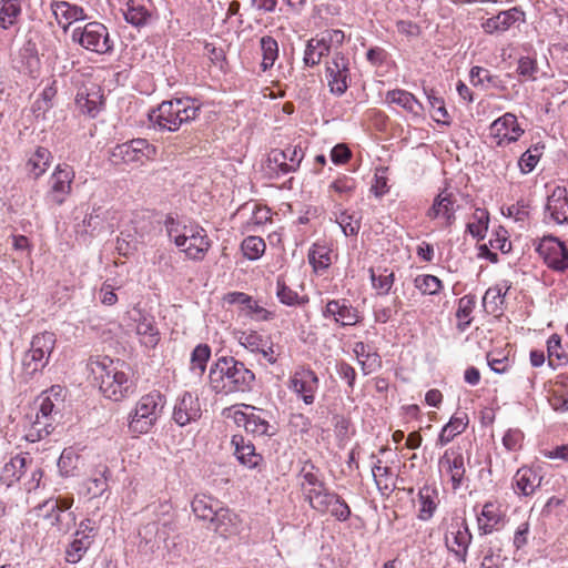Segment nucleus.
Returning a JSON list of instances; mask_svg holds the SVG:
<instances>
[{
	"mask_svg": "<svg viewBox=\"0 0 568 568\" xmlns=\"http://www.w3.org/2000/svg\"><path fill=\"white\" fill-rule=\"evenodd\" d=\"M89 366L105 398L120 402L135 393V383L124 369H129L124 363L103 357L91 361Z\"/></svg>",
	"mask_w": 568,
	"mask_h": 568,
	"instance_id": "f257e3e1",
	"label": "nucleus"
},
{
	"mask_svg": "<svg viewBox=\"0 0 568 568\" xmlns=\"http://www.w3.org/2000/svg\"><path fill=\"white\" fill-rule=\"evenodd\" d=\"M200 105L191 98L163 101L149 112V121L160 130L176 131L184 122L196 118Z\"/></svg>",
	"mask_w": 568,
	"mask_h": 568,
	"instance_id": "f03ea898",
	"label": "nucleus"
},
{
	"mask_svg": "<svg viewBox=\"0 0 568 568\" xmlns=\"http://www.w3.org/2000/svg\"><path fill=\"white\" fill-rule=\"evenodd\" d=\"M255 376L253 372L234 357H220L215 362V393L248 392Z\"/></svg>",
	"mask_w": 568,
	"mask_h": 568,
	"instance_id": "7ed1b4c3",
	"label": "nucleus"
},
{
	"mask_svg": "<svg viewBox=\"0 0 568 568\" xmlns=\"http://www.w3.org/2000/svg\"><path fill=\"white\" fill-rule=\"evenodd\" d=\"M164 396L153 390L142 396L129 415V429L132 434H146L155 425L164 407Z\"/></svg>",
	"mask_w": 568,
	"mask_h": 568,
	"instance_id": "20e7f679",
	"label": "nucleus"
},
{
	"mask_svg": "<svg viewBox=\"0 0 568 568\" xmlns=\"http://www.w3.org/2000/svg\"><path fill=\"white\" fill-rule=\"evenodd\" d=\"M72 41L85 50L98 54H106L113 50L108 28L98 21L87 23L83 28H75L71 34Z\"/></svg>",
	"mask_w": 568,
	"mask_h": 568,
	"instance_id": "39448f33",
	"label": "nucleus"
},
{
	"mask_svg": "<svg viewBox=\"0 0 568 568\" xmlns=\"http://www.w3.org/2000/svg\"><path fill=\"white\" fill-rule=\"evenodd\" d=\"M222 416L233 419L237 426H243L247 433L256 436L272 437L276 434V428L270 424V413L252 407V413L246 414L234 407H226L222 410Z\"/></svg>",
	"mask_w": 568,
	"mask_h": 568,
	"instance_id": "423d86ee",
	"label": "nucleus"
},
{
	"mask_svg": "<svg viewBox=\"0 0 568 568\" xmlns=\"http://www.w3.org/2000/svg\"><path fill=\"white\" fill-rule=\"evenodd\" d=\"M156 148L145 139H133L116 144L110 151V160L113 164H144L154 159Z\"/></svg>",
	"mask_w": 568,
	"mask_h": 568,
	"instance_id": "0eeeda50",
	"label": "nucleus"
},
{
	"mask_svg": "<svg viewBox=\"0 0 568 568\" xmlns=\"http://www.w3.org/2000/svg\"><path fill=\"white\" fill-rule=\"evenodd\" d=\"M55 345V336L51 332H43L32 338L30 349L24 354L22 366L23 373L32 377L48 364L50 354Z\"/></svg>",
	"mask_w": 568,
	"mask_h": 568,
	"instance_id": "6e6552de",
	"label": "nucleus"
},
{
	"mask_svg": "<svg viewBox=\"0 0 568 568\" xmlns=\"http://www.w3.org/2000/svg\"><path fill=\"white\" fill-rule=\"evenodd\" d=\"M75 173L68 164H58L49 179V190L45 193V202L50 206L62 205L72 192V183Z\"/></svg>",
	"mask_w": 568,
	"mask_h": 568,
	"instance_id": "1a4fd4ad",
	"label": "nucleus"
},
{
	"mask_svg": "<svg viewBox=\"0 0 568 568\" xmlns=\"http://www.w3.org/2000/svg\"><path fill=\"white\" fill-rule=\"evenodd\" d=\"M444 541L448 551L452 552L459 562H467L473 535L465 517L453 519L450 529L445 534Z\"/></svg>",
	"mask_w": 568,
	"mask_h": 568,
	"instance_id": "9d476101",
	"label": "nucleus"
},
{
	"mask_svg": "<svg viewBox=\"0 0 568 568\" xmlns=\"http://www.w3.org/2000/svg\"><path fill=\"white\" fill-rule=\"evenodd\" d=\"M325 73L329 92L342 97L351 84L349 59L342 52H335L329 61H326Z\"/></svg>",
	"mask_w": 568,
	"mask_h": 568,
	"instance_id": "9b49d317",
	"label": "nucleus"
},
{
	"mask_svg": "<svg viewBox=\"0 0 568 568\" xmlns=\"http://www.w3.org/2000/svg\"><path fill=\"white\" fill-rule=\"evenodd\" d=\"M536 251L552 271L565 272L568 268V248L558 237L544 236L536 246Z\"/></svg>",
	"mask_w": 568,
	"mask_h": 568,
	"instance_id": "f8f14e48",
	"label": "nucleus"
},
{
	"mask_svg": "<svg viewBox=\"0 0 568 568\" xmlns=\"http://www.w3.org/2000/svg\"><path fill=\"white\" fill-rule=\"evenodd\" d=\"M489 133L498 146H504L518 141L524 130L518 124L517 116L507 112L490 124Z\"/></svg>",
	"mask_w": 568,
	"mask_h": 568,
	"instance_id": "ddd939ff",
	"label": "nucleus"
},
{
	"mask_svg": "<svg viewBox=\"0 0 568 568\" xmlns=\"http://www.w3.org/2000/svg\"><path fill=\"white\" fill-rule=\"evenodd\" d=\"M320 379L311 368H302L294 373L290 378V389L301 396L306 405H312L315 400V393L318 389Z\"/></svg>",
	"mask_w": 568,
	"mask_h": 568,
	"instance_id": "4468645a",
	"label": "nucleus"
},
{
	"mask_svg": "<svg viewBox=\"0 0 568 568\" xmlns=\"http://www.w3.org/2000/svg\"><path fill=\"white\" fill-rule=\"evenodd\" d=\"M322 315L333 317L342 326H353L359 322V312L346 298L331 300L326 303Z\"/></svg>",
	"mask_w": 568,
	"mask_h": 568,
	"instance_id": "2eb2a0df",
	"label": "nucleus"
},
{
	"mask_svg": "<svg viewBox=\"0 0 568 568\" xmlns=\"http://www.w3.org/2000/svg\"><path fill=\"white\" fill-rule=\"evenodd\" d=\"M241 345L252 353H260L271 365L277 362L278 354L274 349V344L268 336H263L255 331L243 332L239 338Z\"/></svg>",
	"mask_w": 568,
	"mask_h": 568,
	"instance_id": "dca6fc26",
	"label": "nucleus"
},
{
	"mask_svg": "<svg viewBox=\"0 0 568 568\" xmlns=\"http://www.w3.org/2000/svg\"><path fill=\"white\" fill-rule=\"evenodd\" d=\"M439 467L445 468L449 474L453 489L457 490L460 488L466 474L463 454L453 449L445 450L444 455L439 458Z\"/></svg>",
	"mask_w": 568,
	"mask_h": 568,
	"instance_id": "f3484780",
	"label": "nucleus"
},
{
	"mask_svg": "<svg viewBox=\"0 0 568 568\" xmlns=\"http://www.w3.org/2000/svg\"><path fill=\"white\" fill-rule=\"evenodd\" d=\"M525 21V13L518 8L501 11L498 14L486 19L481 28L488 34L505 32L517 22Z\"/></svg>",
	"mask_w": 568,
	"mask_h": 568,
	"instance_id": "a211bd4d",
	"label": "nucleus"
},
{
	"mask_svg": "<svg viewBox=\"0 0 568 568\" xmlns=\"http://www.w3.org/2000/svg\"><path fill=\"white\" fill-rule=\"evenodd\" d=\"M321 501L316 503L315 510L321 514L329 513L331 516L339 521H346L352 515L348 504L336 493L327 490L323 495Z\"/></svg>",
	"mask_w": 568,
	"mask_h": 568,
	"instance_id": "6ab92c4d",
	"label": "nucleus"
},
{
	"mask_svg": "<svg viewBox=\"0 0 568 568\" xmlns=\"http://www.w3.org/2000/svg\"><path fill=\"white\" fill-rule=\"evenodd\" d=\"M546 212L557 224H568V191L565 186H556L548 195Z\"/></svg>",
	"mask_w": 568,
	"mask_h": 568,
	"instance_id": "aec40b11",
	"label": "nucleus"
},
{
	"mask_svg": "<svg viewBox=\"0 0 568 568\" xmlns=\"http://www.w3.org/2000/svg\"><path fill=\"white\" fill-rule=\"evenodd\" d=\"M231 445L234 448V456L241 465L254 469L263 462V456L256 453L255 446L242 435H233Z\"/></svg>",
	"mask_w": 568,
	"mask_h": 568,
	"instance_id": "412c9836",
	"label": "nucleus"
},
{
	"mask_svg": "<svg viewBox=\"0 0 568 568\" xmlns=\"http://www.w3.org/2000/svg\"><path fill=\"white\" fill-rule=\"evenodd\" d=\"M541 480L540 469L524 466L516 471L513 486L518 495L530 496L540 486Z\"/></svg>",
	"mask_w": 568,
	"mask_h": 568,
	"instance_id": "4be33fe9",
	"label": "nucleus"
},
{
	"mask_svg": "<svg viewBox=\"0 0 568 568\" xmlns=\"http://www.w3.org/2000/svg\"><path fill=\"white\" fill-rule=\"evenodd\" d=\"M201 414L199 398L190 393H184L174 406L173 419L180 426H184L201 417Z\"/></svg>",
	"mask_w": 568,
	"mask_h": 568,
	"instance_id": "5701e85b",
	"label": "nucleus"
},
{
	"mask_svg": "<svg viewBox=\"0 0 568 568\" xmlns=\"http://www.w3.org/2000/svg\"><path fill=\"white\" fill-rule=\"evenodd\" d=\"M75 104L83 114L95 118L103 105V95L100 88L92 85L91 88L80 89L75 97Z\"/></svg>",
	"mask_w": 568,
	"mask_h": 568,
	"instance_id": "b1692460",
	"label": "nucleus"
},
{
	"mask_svg": "<svg viewBox=\"0 0 568 568\" xmlns=\"http://www.w3.org/2000/svg\"><path fill=\"white\" fill-rule=\"evenodd\" d=\"M454 204V195L444 190L435 197L433 205L427 211V216L432 220L444 217L446 226H450L456 219Z\"/></svg>",
	"mask_w": 568,
	"mask_h": 568,
	"instance_id": "393cba45",
	"label": "nucleus"
},
{
	"mask_svg": "<svg viewBox=\"0 0 568 568\" xmlns=\"http://www.w3.org/2000/svg\"><path fill=\"white\" fill-rule=\"evenodd\" d=\"M52 159L53 156L47 148L37 146L26 163L28 176L33 180L41 178L50 166Z\"/></svg>",
	"mask_w": 568,
	"mask_h": 568,
	"instance_id": "a878e982",
	"label": "nucleus"
},
{
	"mask_svg": "<svg viewBox=\"0 0 568 568\" xmlns=\"http://www.w3.org/2000/svg\"><path fill=\"white\" fill-rule=\"evenodd\" d=\"M176 246L183 247L184 251L193 258L201 257V254L209 250L210 242L206 234L189 231L187 235H176Z\"/></svg>",
	"mask_w": 568,
	"mask_h": 568,
	"instance_id": "bb28decb",
	"label": "nucleus"
},
{
	"mask_svg": "<svg viewBox=\"0 0 568 568\" xmlns=\"http://www.w3.org/2000/svg\"><path fill=\"white\" fill-rule=\"evenodd\" d=\"M240 520L237 515L227 508L215 510V535L227 539L239 534Z\"/></svg>",
	"mask_w": 568,
	"mask_h": 568,
	"instance_id": "cd10ccee",
	"label": "nucleus"
},
{
	"mask_svg": "<svg viewBox=\"0 0 568 568\" xmlns=\"http://www.w3.org/2000/svg\"><path fill=\"white\" fill-rule=\"evenodd\" d=\"M504 517L499 508L493 503H486L481 513L477 516L478 530L480 535H489L498 529Z\"/></svg>",
	"mask_w": 568,
	"mask_h": 568,
	"instance_id": "c85d7f7f",
	"label": "nucleus"
},
{
	"mask_svg": "<svg viewBox=\"0 0 568 568\" xmlns=\"http://www.w3.org/2000/svg\"><path fill=\"white\" fill-rule=\"evenodd\" d=\"M28 463H31V459L26 456L17 455L12 457L4 464L0 480L8 487L12 486L24 475Z\"/></svg>",
	"mask_w": 568,
	"mask_h": 568,
	"instance_id": "c756f323",
	"label": "nucleus"
},
{
	"mask_svg": "<svg viewBox=\"0 0 568 568\" xmlns=\"http://www.w3.org/2000/svg\"><path fill=\"white\" fill-rule=\"evenodd\" d=\"M468 422V415L464 412H458L453 415L449 422L442 428L437 445L445 446L450 443L457 435L466 429Z\"/></svg>",
	"mask_w": 568,
	"mask_h": 568,
	"instance_id": "7c9ffc66",
	"label": "nucleus"
},
{
	"mask_svg": "<svg viewBox=\"0 0 568 568\" xmlns=\"http://www.w3.org/2000/svg\"><path fill=\"white\" fill-rule=\"evenodd\" d=\"M419 511L418 518L423 521L429 520L436 509L438 503V491L435 487L424 485L418 493Z\"/></svg>",
	"mask_w": 568,
	"mask_h": 568,
	"instance_id": "2f4dec72",
	"label": "nucleus"
},
{
	"mask_svg": "<svg viewBox=\"0 0 568 568\" xmlns=\"http://www.w3.org/2000/svg\"><path fill=\"white\" fill-rule=\"evenodd\" d=\"M385 101L387 103L397 104L414 114H419L424 109L423 104L414 97V94L400 89L388 91L386 93Z\"/></svg>",
	"mask_w": 568,
	"mask_h": 568,
	"instance_id": "473e14b6",
	"label": "nucleus"
},
{
	"mask_svg": "<svg viewBox=\"0 0 568 568\" xmlns=\"http://www.w3.org/2000/svg\"><path fill=\"white\" fill-rule=\"evenodd\" d=\"M368 272L372 286L377 291V294L387 295L394 285V272L387 267H377L376 270L371 267Z\"/></svg>",
	"mask_w": 568,
	"mask_h": 568,
	"instance_id": "72a5a7b5",
	"label": "nucleus"
},
{
	"mask_svg": "<svg viewBox=\"0 0 568 568\" xmlns=\"http://www.w3.org/2000/svg\"><path fill=\"white\" fill-rule=\"evenodd\" d=\"M75 536V539L69 545L65 551V559L71 564H75L82 559L93 538V535H84V530H78Z\"/></svg>",
	"mask_w": 568,
	"mask_h": 568,
	"instance_id": "f704fd0d",
	"label": "nucleus"
},
{
	"mask_svg": "<svg viewBox=\"0 0 568 568\" xmlns=\"http://www.w3.org/2000/svg\"><path fill=\"white\" fill-rule=\"evenodd\" d=\"M51 9L57 19L61 17L68 20L69 23L88 19L82 7L71 4L67 1H53Z\"/></svg>",
	"mask_w": 568,
	"mask_h": 568,
	"instance_id": "c9c22d12",
	"label": "nucleus"
},
{
	"mask_svg": "<svg viewBox=\"0 0 568 568\" xmlns=\"http://www.w3.org/2000/svg\"><path fill=\"white\" fill-rule=\"evenodd\" d=\"M345 34L342 30H326L322 33L321 42L323 44V51L318 54H310L308 61L312 64H318L323 57L328 55L332 45H341L344 42Z\"/></svg>",
	"mask_w": 568,
	"mask_h": 568,
	"instance_id": "e433bc0d",
	"label": "nucleus"
},
{
	"mask_svg": "<svg viewBox=\"0 0 568 568\" xmlns=\"http://www.w3.org/2000/svg\"><path fill=\"white\" fill-rule=\"evenodd\" d=\"M80 459V455L73 447L64 448L58 459V468L61 476H74L77 474Z\"/></svg>",
	"mask_w": 568,
	"mask_h": 568,
	"instance_id": "4c0bfd02",
	"label": "nucleus"
},
{
	"mask_svg": "<svg viewBox=\"0 0 568 568\" xmlns=\"http://www.w3.org/2000/svg\"><path fill=\"white\" fill-rule=\"evenodd\" d=\"M260 44L262 50L261 67L263 71H266L274 65L278 57V43L273 37L264 36L261 38Z\"/></svg>",
	"mask_w": 568,
	"mask_h": 568,
	"instance_id": "58836bf2",
	"label": "nucleus"
},
{
	"mask_svg": "<svg viewBox=\"0 0 568 568\" xmlns=\"http://www.w3.org/2000/svg\"><path fill=\"white\" fill-rule=\"evenodd\" d=\"M470 82L473 85H485L491 87L496 89H504L503 81L498 75H494L489 72V70L481 67H473L469 72Z\"/></svg>",
	"mask_w": 568,
	"mask_h": 568,
	"instance_id": "ea45409f",
	"label": "nucleus"
},
{
	"mask_svg": "<svg viewBox=\"0 0 568 568\" xmlns=\"http://www.w3.org/2000/svg\"><path fill=\"white\" fill-rule=\"evenodd\" d=\"M474 222L467 224V231L477 240H483L488 230L489 213L486 209H476L473 214Z\"/></svg>",
	"mask_w": 568,
	"mask_h": 568,
	"instance_id": "a19ab883",
	"label": "nucleus"
},
{
	"mask_svg": "<svg viewBox=\"0 0 568 568\" xmlns=\"http://www.w3.org/2000/svg\"><path fill=\"white\" fill-rule=\"evenodd\" d=\"M308 263L313 266L315 272L325 271L329 267L331 251L324 245L314 244L307 255Z\"/></svg>",
	"mask_w": 568,
	"mask_h": 568,
	"instance_id": "79ce46f5",
	"label": "nucleus"
},
{
	"mask_svg": "<svg viewBox=\"0 0 568 568\" xmlns=\"http://www.w3.org/2000/svg\"><path fill=\"white\" fill-rule=\"evenodd\" d=\"M110 470L108 467H103L102 470H99L93 477L89 478L85 483L87 495L91 498H97L103 495L108 489V477Z\"/></svg>",
	"mask_w": 568,
	"mask_h": 568,
	"instance_id": "37998d69",
	"label": "nucleus"
},
{
	"mask_svg": "<svg viewBox=\"0 0 568 568\" xmlns=\"http://www.w3.org/2000/svg\"><path fill=\"white\" fill-rule=\"evenodd\" d=\"M475 307V297L465 295L458 301L456 317L458 318L457 328L465 332L471 323L470 314Z\"/></svg>",
	"mask_w": 568,
	"mask_h": 568,
	"instance_id": "c03bdc74",
	"label": "nucleus"
},
{
	"mask_svg": "<svg viewBox=\"0 0 568 568\" xmlns=\"http://www.w3.org/2000/svg\"><path fill=\"white\" fill-rule=\"evenodd\" d=\"M428 103L430 108L434 110L433 119L437 123L446 124L448 125L449 122V114L445 108V103L442 97L437 95L434 89H424Z\"/></svg>",
	"mask_w": 568,
	"mask_h": 568,
	"instance_id": "a18cd8bd",
	"label": "nucleus"
},
{
	"mask_svg": "<svg viewBox=\"0 0 568 568\" xmlns=\"http://www.w3.org/2000/svg\"><path fill=\"white\" fill-rule=\"evenodd\" d=\"M136 334L140 336L141 343L149 348H154L160 341L158 328L146 318L138 323Z\"/></svg>",
	"mask_w": 568,
	"mask_h": 568,
	"instance_id": "49530a36",
	"label": "nucleus"
},
{
	"mask_svg": "<svg viewBox=\"0 0 568 568\" xmlns=\"http://www.w3.org/2000/svg\"><path fill=\"white\" fill-rule=\"evenodd\" d=\"M302 490L305 491L308 487H322L325 484L318 468L311 462H306L300 471Z\"/></svg>",
	"mask_w": 568,
	"mask_h": 568,
	"instance_id": "de8ad7c7",
	"label": "nucleus"
},
{
	"mask_svg": "<svg viewBox=\"0 0 568 568\" xmlns=\"http://www.w3.org/2000/svg\"><path fill=\"white\" fill-rule=\"evenodd\" d=\"M276 296L281 303L288 306L303 305L308 301L307 297L298 296L295 291L286 285L285 281L281 276L277 277L276 281Z\"/></svg>",
	"mask_w": 568,
	"mask_h": 568,
	"instance_id": "09e8293b",
	"label": "nucleus"
},
{
	"mask_svg": "<svg viewBox=\"0 0 568 568\" xmlns=\"http://www.w3.org/2000/svg\"><path fill=\"white\" fill-rule=\"evenodd\" d=\"M265 248L266 244L264 240L254 235L247 236L241 244L243 255L250 261L258 260L264 254Z\"/></svg>",
	"mask_w": 568,
	"mask_h": 568,
	"instance_id": "8fccbe9b",
	"label": "nucleus"
},
{
	"mask_svg": "<svg viewBox=\"0 0 568 568\" xmlns=\"http://www.w3.org/2000/svg\"><path fill=\"white\" fill-rule=\"evenodd\" d=\"M0 9L1 26L4 29L13 26L21 14V6L18 0H2Z\"/></svg>",
	"mask_w": 568,
	"mask_h": 568,
	"instance_id": "3c124183",
	"label": "nucleus"
},
{
	"mask_svg": "<svg viewBox=\"0 0 568 568\" xmlns=\"http://www.w3.org/2000/svg\"><path fill=\"white\" fill-rule=\"evenodd\" d=\"M548 365L556 368L564 364L567 359L565 352L561 349V339L554 334L547 341Z\"/></svg>",
	"mask_w": 568,
	"mask_h": 568,
	"instance_id": "603ef678",
	"label": "nucleus"
},
{
	"mask_svg": "<svg viewBox=\"0 0 568 568\" xmlns=\"http://www.w3.org/2000/svg\"><path fill=\"white\" fill-rule=\"evenodd\" d=\"M192 510L196 518L213 521V506L211 496L196 495L192 501Z\"/></svg>",
	"mask_w": 568,
	"mask_h": 568,
	"instance_id": "864d4df0",
	"label": "nucleus"
},
{
	"mask_svg": "<svg viewBox=\"0 0 568 568\" xmlns=\"http://www.w3.org/2000/svg\"><path fill=\"white\" fill-rule=\"evenodd\" d=\"M211 357V347L207 344L197 345L191 354V369L199 375L205 372L206 363Z\"/></svg>",
	"mask_w": 568,
	"mask_h": 568,
	"instance_id": "5fc2aeb1",
	"label": "nucleus"
},
{
	"mask_svg": "<svg viewBox=\"0 0 568 568\" xmlns=\"http://www.w3.org/2000/svg\"><path fill=\"white\" fill-rule=\"evenodd\" d=\"M336 222L342 227L346 236L356 235L361 229V216L356 213H349L348 211H341L336 217Z\"/></svg>",
	"mask_w": 568,
	"mask_h": 568,
	"instance_id": "6e6d98bb",
	"label": "nucleus"
},
{
	"mask_svg": "<svg viewBox=\"0 0 568 568\" xmlns=\"http://www.w3.org/2000/svg\"><path fill=\"white\" fill-rule=\"evenodd\" d=\"M415 287L420 291L422 294L434 295L437 294L442 287V281L435 275H418L414 281Z\"/></svg>",
	"mask_w": 568,
	"mask_h": 568,
	"instance_id": "4d7b16f0",
	"label": "nucleus"
},
{
	"mask_svg": "<svg viewBox=\"0 0 568 568\" xmlns=\"http://www.w3.org/2000/svg\"><path fill=\"white\" fill-rule=\"evenodd\" d=\"M356 189V181L355 179L343 175L337 178L335 181L332 182L329 185V190H333L336 192L342 200H347L352 196Z\"/></svg>",
	"mask_w": 568,
	"mask_h": 568,
	"instance_id": "13d9d810",
	"label": "nucleus"
},
{
	"mask_svg": "<svg viewBox=\"0 0 568 568\" xmlns=\"http://www.w3.org/2000/svg\"><path fill=\"white\" fill-rule=\"evenodd\" d=\"M268 169L276 173L277 176L285 175L291 173L288 171V163L285 158V153L283 150L275 149L273 150L267 158Z\"/></svg>",
	"mask_w": 568,
	"mask_h": 568,
	"instance_id": "bf43d9fd",
	"label": "nucleus"
},
{
	"mask_svg": "<svg viewBox=\"0 0 568 568\" xmlns=\"http://www.w3.org/2000/svg\"><path fill=\"white\" fill-rule=\"evenodd\" d=\"M487 362L491 371L497 374L508 372L510 367V359L503 351H493L487 354Z\"/></svg>",
	"mask_w": 568,
	"mask_h": 568,
	"instance_id": "052dcab7",
	"label": "nucleus"
},
{
	"mask_svg": "<svg viewBox=\"0 0 568 568\" xmlns=\"http://www.w3.org/2000/svg\"><path fill=\"white\" fill-rule=\"evenodd\" d=\"M381 459H377L372 467L373 477L377 488L385 494V491H392V488L387 484V478L390 475L389 467H383Z\"/></svg>",
	"mask_w": 568,
	"mask_h": 568,
	"instance_id": "680f3d73",
	"label": "nucleus"
},
{
	"mask_svg": "<svg viewBox=\"0 0 568 568\" xmlns=\"http://www.w3.org/2000/svg\"><path fill=\"white\" fill-rule=\"evenodd\" d=\"M138 231L135 230V234H131L129 231H122L116 241V250L119 254L123 256H128L131 254L133 250L136 248L135 244L138 243L136 237Z\"/></svg>",
	"mask_w": 568,
	"mask_h": 568,
	"instance_id": "e2e57ef3",
	"label": "nucleus"
},
{
	"mask_svg": "<svg viewBox=\"0 0 568 568\" xmlns=\"http://www.w3.org/2000/svg\"><path fill=\"white\" fill-rule=\"evenodd\" d=\"M45 518L51 520V525L55 526L59 531H68L70 525L74 521L72 513H60L48 510Z\"/></svg>",
	"mask_w": 568,
	"mask_h": 568,
	"instance_id": "0e129e2a",
	"label": "nucleus"
},
{
	"mask_svg": "<svg viewBox=\"0 0 568 568\" xmlns=\"http://www.w3.org/2000/svg\"><path fill=\"white\" fill-rule=\"evenodd\" d=\"M149 17L150 14L148 10L142 6H129L126 11L124 12V18L126 22L135 27H141L145 24Z\"/></svg>",
	"mask_w": 568,
	"mask_h": 568,
	"instance_id": "69168bd1",
	"label": "nucleus"
},
{
	"mask_svg": "<svg viewBox=\"0 0 568 568\" xmlns=\"http://www.w3.org/2000/svg\"><path fill=\"white\" fill-rule=\"evenodd\" d=\"M245 315L251 316L254 321L266 322L274 317V313L268 312L252 298V303H246L243 307Z\"/></svg>",
	"mask_w": 568,
	"mask_h": 568,
	"instance_id": "338daca9",
	"label": "nucleus"
},
{
	"mask_svg": "<svg viewBox=\"0 0 568 568\" xmlns=\"http://www.w3.org/2000/svg\"><path fill=\"white\" fill-rule=\"evenodd\" d=\"M38 402L39 409L37 414L40 415V418L55 419V415L59 414V410L55 409V404L51 396L43 394L38 398Z\"/></svg>",
	"mask_w": 568,
	"mask_h": 568,
	"instance_id": "774afa93",
	"label": "nucleus"
}]
</instances>
